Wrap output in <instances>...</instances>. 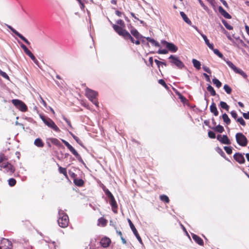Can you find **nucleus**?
Segmentation results:
<instances>
[{
  "instance_id": "412c9836",
  "label": "nucleus",
  "mask_w": 249,
  "mask_h": 249,
  "mask_svg": "<svg viewBox=\"0 0 249 249\" xmlns=\"http://www.w3.org/2000/svg\"><path fill=\"white\" fill-rule=\"evenodd\" d=\"M211 112L215 116H217L218 115V111L217 109V107L215 104L213 102L210 107Z\"/></svg>"
},
{
  "instance_id": "a18cd8bd",
  "label": "nucleus",
  "mask_w": 249,
  "mask_h": 249,
  "mask_svg": "<svg viewBox=\"0 0 249 249\" xmlns=\"http://www.w3.org/2000/svg\"><path fill=\"white\" fill-rule=\"evenodd\" d=\"M28 56L31 58V59L34 62L35 64L36 65H38V61L36 59V57L34 56V55L32 53V52L30 53V54L28 55Z\"/></svg>"
},
{
  "instance_id": "7ed1b4c3",
  "label": "nucleus",
  "mask_w": 249,
  "mask_h": 249,
  "mask_svg": "<svg viewBox=\"0 0 249 249\" xmlns=\"http://www.w3.org/2000/svg\"><path fill=\"white\" fill-rule=\"evenodd\" d=\"M85 95L93 104L96 107H98L99 103L97 100L98 93L97 91L90 89L89 88H86L85 89Z\"/></svg>"
},
{
  "instance_id": "2f4dec72",
  "label": "nucleus",
  "mask_w": 249,
  "mask_h": 249,
  "mask_svg": "<svg viewBox=\"0 0 249 249\" xmlns=\"http://www.w3.org/2000/svg\"><path fill=\"white\" fill-rule=\"evenodd\" d=\"M146 39L148 42L152 43L155 46L160 47V45L159 43L158 42L156 41V40H155L153 38H151L149 37H146Z\"/></svg>"
},
{
  "instance_id": "bf43d9fd",
  "label": "nucleus",
  "mask_w": 249,
  "mask_h": 249,
  "mask_svg": "<svg viewBox=\"0 0 249 249\" xmlns=\"http://www.w3.org/2000/svg\"><path fill=\"white\" fill-rule=\"evenodd\" d=\"M7 160V158L3 154H0V163Z\"/></svg>"
},
{
  "instance_id": "e2e57ef3",
  "label": "nucleus",
  "mask_w": 249,
  "mask_h": 249,
  "mask_svg": "<svg viewBox=\"0 0 249 249\" xmlns=\"http://www.w3.org/2000/svg\"><path fill=\"white\" fill-rule=\"evenodd\" d=\"M158 53L159 54H166L168 53V51L166 49H163V50H159L158 51Z\"/></svg>"
},
{
  "instance_id": "c756f323",
  "label": "nucleus",
  "mask_w": 249,
  "mask_h": 249,
  "mask_svg": "<svg viewBox=\"0 0 249 249\" xmlns=\"http://www.w3.org/2000/svg\"><path fill=\"white\" fill-rule=\"evenodd\" d=\"M222 118L223 120V121L227 124H229L231 123V120L229 118L228 115L226 113H224L222 115Z\"/></svg>"
},
{
  "instance_id": "8fccbe9b",
  "label": "nucleus",
  "mask_w": 249,
  "mask_h": 249,
  "mask_svg": "<svg viewBox=\"0 0 249 249\" xmlns=\"http://www.w3.org/2000/svg\"><path fill=\"white\" fill-rule=\"evenodd\" d=\"M236 121L239 123L243 126L246 125V122L242 117L237 119Z\"/></svg>"
},
{
  "instance_id": "3c124183",
  "label": "nucleus",
  "mask_w": 249,
  "mask_h": 249,
  "mask_svg": "<svg viewBox=\"0 0 249 249\" xmlns=\"http://www.w3.org/2000/svg\"><path fill=\"white\" fill-rule=\"evenodd\" d=\"M216 151L222 157L225 158V154L221 148L217 147Z\"/></svg>"
},
{
  "instance_id": "09e8293b",
  "label": "nucleus",
  "mask_w": 249,
  "mask_h": 249,
  "mask_svg": "<svg viewBox=\"0 0 249 249\" xmlns=\"http://www.w3.org/2000/svg\"><path fill=\"white\" fill-rule=\"evenodd\" d=\"M224 149L228 154L230 155L232 153V150L231 147L224 146Z\"/></svg>"
},
{
  "instance_id": "cd10ccee",
  "label": "nucleus",
  "mask_w": 249,
  "mask_h": 249,
  "mask_svg": "<svg viewBox=\"0 0 249 249\" xmlns=\"http://www.w3.org/2000/svg\"><path fill=\"white\" fill-rule=\"evenodd\" d=\"M107 223V220L103 217H101L98 219V225L105 227Z\"/></svg>"
},
{
  "instance_id": "a211bd4d",
  "label": "nucleus",
  "mask_w": 249,
  "mask_h": 249,
  "mask_svg": "<svg viewBox=\"0 0 249 249\" xmlns=\"http://www.w3.org/2000/svg\"><path fill=\"white\" fill-rule=\"evenodd\" d=\"M218 11L221 15L224 18L227 19H231V16L227 13L221 6L218 7Z\"/></svg>"
},
{
  "instance_id": "0e129e2a",
  "label": "nucleus",
  "mask_w": 249,
  "mask_h": 249,
  "mask_svg": "<svg viewBox=\"0 0 249 249\" xmlns=\"http://www.w3.org/2000/svg\"><path fill=\"white\" fill-rule=\"evenodd\" d=\"M202 68L204 70V71H205L206 72H208L209 74L211 73V71L209 67H207V66H203Z\"/></svg>"
},
{
  "instance_id": "052dcab7",
  "label": "nucleus",
  "mask_w": 249,
  "mask_h": 249,
  "mask_svg": "<svg viewBox=\"0 0 249 249\" xmlns=\"http://www.w3.org/2000/svg\"><path fill=\"white\" fill-rule=\"evenodd\" d=\"M134 235H135V236L136 237L137 239H138V240L139 241V242L141 243V244H142V238H141L139 234L138 233V231L136 232V233H134Z\"/></svg>"
},
{
  "instance_id": "de8ad7c7",
  "label": "nucleus",
  "mask_w": 249,
  "mask_h": 249,
  "mask_svg": "<svg viewBox=\"0 0 249 249\" xmlns=\"http://www.w3.org/2000/svg\"><path fill=\"white\" fill-rule=\"evenodd\" d=\"M154 61L157 65L158 68H160V65H164L165 66H166L167 65L166 63L160 61L157 59H155Z\"/></svg>"
},
{
  "instance_id": "ea45409f",
  "label": "nucleus",
  "mask_w": 249,
  "mask_h": 249,
  "mask_svg": "<svg viewBox=\"0 0 249 249\" xmlns=\"http://www.w3.org/2000/svg\"><path fill=\"white\" fill-rule=\"evenodd\" d=\"M70 133L71 134V135L72 136V137H73V138L76 141V142L79 144H80V145L81 146H83V143L82 142V141L79 139V138L76 136L75 135H74L71 132H70Z\"/></svg>"
},
{
  "instance_id": "e433bc0d",
  "label": "nucleus",
  "mask_w": 249,
  "mask_h": 249,
  "mask_svg": "<svg viewBox=\"0 0 249 249\" xmlns=\"http://www.w3.org/2000/svg\"><path fill=\"white\" fill-rule=\"evenodd\" d=\"M220 106L221 108L226 109L227 111H229L230 107L226 102L221 101L220 103Z\"/></svg>"
},
{
  "instance_id": "f3484780",
  "label": "nucleus",
  "mask_w": 249,
  "mask_h": 249,
  "mask_svg": "<svg viewBox=\"0 0 249 249\" xmlns=\"http://www.w3.org/2000/svg\"><path fill=\"white\" fill-rule=\"evenodd\" d=\"M166 46L169 51L173 53L176 52L178 49V47L172 43L166 42Z\"/></svg>"
},
{
  "instance_id": "c85d7f7f",
  "label": "nucleus",
  "mask_w": 249,
  "mask_h": 249,
  "mask_svg": "<svg viewBox=\"0 0 249 249\" xmlns=\"http://www.w3.org/2000/svg\"><path fill=\"white\" fill-rule=\"evenodd\" d=\"M192 63L193 64L194 67H195L197 70H198L200 69L201 64L199 61L196 59H193L192 60Z\"/></svg>"
},
{
  "instance_id": "69168bd1",
  "label": "nucleus",
  "mask_w": 249,
  "mask_h": 249,
  "mask_svg": "<svg viewBox=\"0 0 249 249\" xmlns=\"http://www.w3.org/2000/svg\"><path fill=\"white\" fill-rule=\"evenodd\" d=\"M231 116L235 119H237V114L236 113V111L234 110L231 111Z\"/></svg>"
},
{
  "instance_id": "f03ea898",
  "label": "nucleus",
  "mask_w": 249,
  "mask_h": 249,
  "mask_svg": "<svg viewBox=\"0 0 249 249\" xmlns=\"http://www.w3.org/2000/svg\"><path fill=\"white\" fill-rule=\"evenodd\" d=\"M112 27L114 31L119 36H122L125 40L129 39L132 43H134L135 39L126 30H123L119 27V25L116 24H113Z\"/></svg>"
},
{
  "instance_id": "f704fd0d",
  "label": "nucleus",
  "mask_w": 249,
  "mask_h": 249,
  "mask_svg": "<svg viewBox=\"0 0 249 249\" xmlns=\"http://www.w3.org/2000/svg\"><path fill=\"white\" fill-rule=\"evenodd\" d=\"M128 222L133 233H136L138 231L130 219H128Z\"/></svg>"
},
{
  "instance_id": "603ef678",
  "label": "nucleus",
  "mask_w": 249,
  "mask_h": 249,
  "mask_svg": "<svg viewBox=\"0 0 249 249\" xmlns=\"http://www.w3.org/2000/svg\"><path fill=\"white\" fill-rule=\"evenodd\" d=\"M158 82H159V84H160V85L163 86L165 88H166L167 89L168 88L167 84H166V83L165 82L164 80H163V79H160L159 80Z\"/></svg>"
},
{
  "instance_id": "58836bf2",
  "label": "nucleus",
  "mask_w": 249,
  "mask_h": 249,
  "mask_svg": "<svg viewBox=\"0 0 249 249\" xmlns=\"http://www.w3.org/2000/svg\"><path fill=\"white\" fill-rule=\"evenodd\" d=\"M213 129L219 133H222L224 131V127L220 124L215 127Z\"/></svg>"
},
{
  "instance_id": "4d7b16f0",
  "label": "nucleus",
  "mask_w": 249,
  "mask_h": 249,
  "mask_svg": "<svg viewBox=\"0 0 249 249\" xmlns=\"http://www.w3.org/2000/svg\"><path fill=\"white\" fill-rule=\"evenodd\" d=\"M198 0V2L199 3H200V5L203 8V9L206 10V11H207L209 10L207 6H206L204 3H203V2L202 1V0Z\"/></svg>"
},
{
  "instance_id": "bb28decb",
  "label": "nucleus",
  "mask_w": 249,
  "mask_h": 249,
  "mask_svg": "<svg viewBox=\"0 0 249 249\" xmlns=\"http://www.w3.org/2000/svg\"><path fill=\"white\" fill-rule=\"evenodd\" d=\"M49 140L52 143L57 146H60L61 145L60 142L56 138H51L49 139Z\"/></svg>"
},
{
  "instance_id": "a878e982",
  "label": "nucleus",
  "mask_w": 249,
  "mask_h": 249,
  "mask_svg": "<svg viewBox=\"0 0 249 249\" xmlns=\"http://www.w3.org/2000/svg\"><path fill=\"white\" fill-rule=\"evenodd\" d=\"M180 15L186 23H187L188 24H191L192 23L191 21L189 19V18L187 17V15L184 13V12H180Z\"/></svg>"
},
{
  "instance_id": "680f3d73",
  "label": "nucleus",
  "mask_w": 249,
  "mask_h": 249,
  "mask_svg": "<svg viewBox=\"0 0 249 249\" xmlns=\"http://www.w3.org/2000/svg\"><path fill=\"white\" fill-rule=\"evenodd\" d=\"M63 119L64 120H65L66 121V122L67 123V124H68V125L71 127V128H72V125H71V121L70 120H69L67 118H66L65 116H63Z\"/></svg>"
},
{
  "instance_id": "864d4df0",
  "label": "nucleus",
  "mask_w": 249,
  "mask_h": 249,
  "mask_svg": "<svg viewBox=\"0 0 249 249\" xmlns=\"http://www.w3.org/2000/svg\"><path fill=\"white\" fill-rule=\"evenodd\" d=\"M104 191L106 195L108 196L109 198L114 196L112 193L108 189H107L106 190H104Z\"/></svg>"
},
{
  "instance_id": "6e6d98bb",
  "label": "nucleus",
  "mask_w": 249,
  "mask_h": 249,
  "mask_svg": "<svg viewBox=\"0 0 249 249\" xmlns=\"http://www.w3.org/2000/svg\"><path fill=\"white\" fill-rule=\"evenodd\" d=\"M0 75L6 79H9L8 75L5 72L0 70Z\"/></svg>"
},
{
  "instance_id": "ddd939ff",
  "label": "nucleus",
  "mask_w": 249,
  "mask_h": 249,
  "mask_svg": "<svg viewBox=\"0 0 249 249\" xmlns=\"http://www.w3.org/2000/svg\"><path fill=\"white\" fill-rule=\"evenodd\" d=\"M234 159L240 164H244L245 162V159L243 154L240 153H236L233 155Z\"/></svg>"
},
{
  "instance_id": "0eeeda50",
  "label": "nucleus",
  "mask_w": 249,
  "mask_h": 249,
  "mask_svg": "<svg viewBox=\"0 0 249 249\" xmlns=\"http://www.w3.org/2000/svg\"><path fill=\"white\" fill-rule=\"evenodd\" d=\"M12 104L22 112H26L28 110V107L26 104L22 101L18 99H13L11 101Z\"/></svg>"
},
{
  "instance_id": "473e14b6",
  "label": "nucleus",
  "mask_w": 249,
  "mask_h": 249,
  "mask_svg": "<svg viewBox=\"0 0 249 249\" xmlns=\"http://www.w3.org/2000/svg\"><path fill=\"white\" fill-rule=\"evenodd\" d=\"M234 72L235 73L240 74L245 78H246L247 77V75L246 74V73L244 71H243L241 69L236 68V69L234 71Z\"/></svg>"
},
{
  "instance_id": "4be33fe9",
  "label": "nucleus",
  "mask_w": 249,
  "mask_h": 249,
  "mask_svg": "<svg viewBox=\"0 0 249 249\" xmlns=\"http://www.w3.org/2000/svg\"><path fill=\"white\" fill-rule=\"evenodd\" d=\"M34 144L38 147H43L44 145V143L40 138L36 139L35 140Z\"/></svg>"
},
{
  "instance_id": "7c9ffc66",
  "label": "nucleus",
  "mask_w": 249,
  "mask_h": 249,
  "mask_svg": "<svg viewBox=\"0 0 249 249\" xmlns=\"http://www.w3.org/2000/svg\"><path fill=\"white\" fill-rule=\"evenodd\" d=\"M160 200L166 203H169L170 200L169 197L165 195H162L160 196Z\"/></svg>"
},
{
  "instance_id": "13d9d810",
  "label": "nucleus",
  "mask_w": 249,
  "mask_h": 249,
  "mask_svg": "<svg viewBox=\"0 0 249 249\" xmlns=\"http://www.w3.org/2000/svg\"><path fill=\"white\" fill-rule=\"evenodd\" d=\"M208 136L211 139L215 138V133L212 131H209L208 132Z\"/></svg>"
},
{
  "instance_id": "aec40b11",
  "label": "nucleus",
  "mask_w": 249,
  "mask_h": 249,
  "mask_svg": "<svg viewBox=\"0 0 249 249\" xmlns=\"http://www.w3.org/2000/svg\"><path fill=\"white\" fill-rule=\"evenodd\" d=\"M192 238L193 240L199 245L200 246H203L204 242L203 240L198 235L195 234H192Z\"/></svg>"
},
{
  "instance_id": "c9c22d12",
  "label": "nucleus",
  "mask_w": 249,
  "mask_h": 249,
  "mask_svg": "<svg viewBox=\"0 0 249 249\" xmlns=\"http://www.w3.org/2000/svg\"><path fill=\"white\" fill-rule=\"evenodd\" d=\"M207 90L210 92L212 96H215L216 95L215 91L212 86L211 85H209L207 88Z\"/></svg>"
},
{
  "instance_id": "79ce46f5",
  "label": "nucleus",
  "mask_w": 249,
  "mask_h": 249,
  "mask_svg": "<svg viewBox=\"0 0 249 249\" xmlns=\"http://www.w3.org/2000/svg\"><path fill=\"white\" fill-rule=\"evenodd\" d=\"M222 23L227 29H228L229 30H231L233 29V27L231 25L228 24V22L226 20H222Z\"/></svg>"
},
{
  "instance_id": "37998d69",
  "label": "nucleus",
  "mask_w": 249,
  "mask_h": 249,
  "mask_svg": "<svg viewBox=\"0 0 249 249\" xmlns=\"http://www.w3.org/2000/svg\"><path fill=\"white\" fill-rule=\"evenodd\" d=\"M16 180L14 178H11L8 180V184L10 186H14L16 184Z\"/></svg>"
},
{
  "instance_id": "a19ab883",
  "label": "nucleus",
  "mask_w": 249,
  "mask_h": 249,
  "mask_svg": "<svg viewBox=\"0 0 249 249\" xmlns=\"http://www.w3.org/2000/svg\"><path fill=\"white\" fill-rule=\"evenodd\" d=\"M213 82L218 88H220L222 85V83L219 81V80L215 78L213 79Z\"/></svg>"
},
{
  "instance_id": "c03bdc74",
  "label": "nucleus",
  "mask_w": 249,
  "mask_h": 249,
  "mask_svg": "<svg viewBox=\"0 0 249 249\" xmlns=\"http://www.w3.org/2000/svg\"><path fill=\"white\" fill-rule=\"evenodd\" d=\"M224 89L225 90V91L227 92V93L229 94L231 93V91H232L231 89L228 85L226 84L224 86Z\"/></svg>"
},
{
  "instance_id": "5701e85b",
  "label": "nucleus",
  "mask_w": 249,
  "mask_h": 249,
  "mask_svg": "<svg viewBox=\"0 0 249 249\" xmlns=\"http://www.w3.org/2000/svg\"><path fill=\"white\" fill-rule=\"evenodd\" d=\"M73 182L75 185L78 187H82L84 185V181L81 178H75L73 180Z\"/></svg>"
},
{
  "instance_id": "1a4fd4ad",
  "label": "nucleus",
  "mask_w": 249,
  "mask_h": 249,
  "mask_svg": "<svg viewBox=\"0 0 249 249\" xmlns=\"http://www.w3.org/2000/svg\"><path fill=\"white\" fill-rule=\"evenodd\" d=\"M169 59H171V62L175 64L178 68L181 69L184 67L183 63L179 59L178 57L171 55L169 57Z\"/></svg>"
},
{
  "instance_id": "dca6fc26",
  "label": "nucleus",
  "mask_w": 249,
  "mask_h": 249,
  "mask_svg": "<svg viewBox=\"0 0 249 249\" xmlns=\"http://www.w3.org/2000/svg\"><path fill=\"white\" fill-rule=\"evenodd\" d=\"M109 199V203L112 207V210L114 213H117L118 205L114 197L113 196L110 198Z\"/></svg>"
},
{
  "instance_id": "4468645a",
  "label": "nucleus",
  "mask_w": 249,
  "mask_h": 249,
  "mask_svg": "<svg viewBox=\"0 0 249 249\" xmlns=\"http://www.w3.org/2000/svg\"><path fill=\"white\" fill-rule=\"evenodd\" d=\"M8 27L13 33H14L16 35L18 36L24 42H25L28 45H30V43L29 42V41L24 36H23L21 34H20L19 33H18L17 31H16L15 29H14L11 26H8Z\"/></svg>"
},
{
  "instance_id": "4c0bfd02",
  "label": "nucleus",
  "mask_w": 249,
  "mask_h": 249,
  "mask_svg": "<svg viewBox=\"0 0 249 249\" xmlns=\"http://www.w3.org/2000/svg\"><path fill=\"white\" fill-rule=\"evenodd\" d=\"M213 53L216 54L217 56H218L220 58H222V59H224V57L223 56V55L222 54V53H221L219 50L217 49H214V48L213 47V49H212Z\"/></svg>"
},
{
  "instance_id": "5fc2aeb1",
  "label": "nucleus",
  "mask_w": 249,
  "mask_h": 249,
  "mask_svg": "<svg viewBox=\"0 0 249 249\" xmlns=\"http://www.w3.org/2000/svg\"><path fill=\"white\" fill-rule=\"evenodd\" d=\"M39 100L40 103H41L44 106V107H47L46 102L44 101V100L43 99V98L41 97V95H39Z\"/></svg>"
},
{
  "instance_id": "f257e3e1",
  "label": "nucleus",
  "mask_w": 249,
  "mask_h": 249,
  "mask_svg": "<svg viewBox=\"0 0 249 249\" xmlns=\"http://www.w3.org/2000/svg\"><path fill=\"white\" fill-rule=\"evenodd\" d=\"M112 27L114 31L119 36H122L125 40L129 39L132 43H134L135 39L126 30H123L119 27V25L116 24H113Z\"/></svg>"
},
{
  "instance_id": "72a5a7b5",
  "label": "nucleus",
  "mask_w": 249,
  "mask_h": 249,
  "mask_svg": "<svg viewBox=\"0 0 249 249\" xmlns=\"http://www.w3.org/2000/svg\"><path fill=\"white\" fill-rule=\"evenodd\" d=\"M116 23L120 25L119 26L120 28H122L123 30H125V24L122 19H118L116 21Z\"/></svg>"
},
{
  "instance_id": "9d476101",
  "label": "nucleus",
  "mask_w": 249,
  "mask_h": 249,
  "mask_svg": "<svg viewBox=\"0 0 249 249\" xmlns=\"http://www.w3.org/2000/svg\"><path fill=\"white\" fill-rule=\"evenodd\" d=\"M0 166L1 167L5 169L7 173H8L10 175H12L15 171L14 167L9 162L2 164Z\"/></svg>"
},
{
  "instance_id": "20e7f679",
  "label": "nucleus",
  "mask_w": 249,
  "mask_h": 249,
  "mask_svg": "<svg viewBox=\"0 0 249 249\" xmlns=\"http://www.w3.org/2000/svg\"><path fill=\"white\" fill-rule=\"evenodd\" d=\"M39 117L43 122V123L49 128L52 129L53 130L56 132H60L61 131L59 128L56 125L54 121L51 118L45 116L43 115L40 114Z\"/></svg>"
},
{
  "instance_id": "b1692460",
  "label": "nucleus",
  "mask_w": 249,
  "mask_h": 249,
  "mask_svg": "<svg viewBox=\"0 0 249 249\" xmlns=\"http://www.w3.org/2000/svg\"><path fill=\"white\" fill-rule=\"evenodd\" d=\"M201 36L205 41V43L210 49H213V45L210 43L209 39L207 38L206 36L204 34H201Z\"/></svg>"
},
{
  "instance_id": "6ab92c4d",
  "label": "nucleus",
  "mask_w": 249,
  "mask_h": 249,
  "mask_svg": "<svg viewBox=\"0 0 249 249\" xmlns=\"http://www.w3.org/2000/svg\"><path fill=\"white\" fill-rule=\"evenodd\" d=\"M131 35L134 36L137 39H140L142 37V36L139 33V32L134 28H132L130 30Z\"/></svg>"
},
{
  "instance_id": "2eb2a0df",
  "label": "nucleus",
  "mask_w": 249,
  "mask_h": 249,
  "mask_svg": "<svg viewBox=\"0 0 249 249\" xmlns=\"http://www.w3.org/2000/svg\"><path fill=\"white\" fill-rule=\"evenodd\" d=\"M100 245L104 248H107L108 247L110 243H111V240L110 238L107 237H103L100 242Z\"/></svg>"
},
{
  "instance_id": "6e6552de",
  "label": "nucleus",
  "mask_w": 249,
  "mask_h": 249,
  "mask_svg": "<svg viewBox=\"0 0 249 249\" xmlns=\"http://www.w3.org/2000/svg\"><path fill=\"white\" fill-rule=\"evenodd\" d=\"M235 138L237 143L239 145L241 146H246L247 145L248 140L242 133H236Z\"/></svg>"
},
{
  "instance_id": "f8f14e48",
  "label": "nucleus",
  "mask_w": 249,
  "mask_h": 249,
  "mask_svg": "<svg viewBox=\"0 0 249 249\" xmlns=\"http://www.w3.org/2000/svg\"><path fill=\"white\" fill-rule=\"evenodd\" d=\"M217 139L223 144H230L231 143L230 139L226 135L222 136L221 135H218L217 136Z\"/></svg>"
},
{
  "instance_id": "9b49d317",
  "label": "nucleus",
  "mask_w": 249,
  "mask_h": 249,
  "mask_svg": "<svg viewBox=\"0 0 249 249\" xmlns=\"http://www.w3.org/2000/svg\"><path fill=\"white\" fill-rule=\"evenodd\" d=\"M0 245L2 249H12V248L11 242L5 238L1 240Z\"/></svg>"
},
{
  "instance_id": "393cba45",
  "label": "nucleus",
  "mask_w": 249,
  "mask_h": 249,
  "mask_svg": "<svg viewBox=\"0 0 249 249\" xmlns=\"http://www.w3.org/2000/svg\"><path fill=\"white\" fill-rule=\"evenodd\" d=\"M59 168L58 171L61 174H62L66 178H68V176L67 175V169L66 168H63L61 166H60L58 164H57Z\"/></svg>"
},
{
  "instance_id": "423d86ee",
  "label": "nucleus",
  "mask_w": 249,
  "mask_h": 249,
  "mask_svg": "<svg viewBox=\"0 0 249 249\" xmlns=\"http://www.w3.org/2000/svg\"><path fill=\"white\" fill-rule=\"evenodd\" d=\"M62 142L67 146V147L69 149V150L72 153V154L76 158V159L79 162H80L82 163H84V161L81 156L68 142L64 140H62Z\"/></svg>"
},
{
  "instance_id": "39448f33",
  "label": "nucleus",
  "mask_w": 249,
  "mask_h": 249,
  "mask_svg": "<svg viewBox=\"0 0 249 249\" xmlns=\"http://www.w3.org/2000/svg\"><path fill=\"white\" fill-rule=\"evenodd\" d=\"M57 222L59 226L62 228H66L69 225V217L68 215L62 210L59 211V216Z\"/></svg>"
},
{
  "instance_id": "774afa93",
  "label": "nucleus",
  "mask_w": 249,
  "mask_h": 249,
  "mask_svg": "<svg viewBox=\"0 0 249 249\" xmlns=\"http://www.w3.org/2000/svg\"><path fill=\"white\" fill-rule=\"evenodd\" d=\"M203 75L206 78V80L207 81H208L209 82H211L210 77H209V76L207 74L204 73H203Z\"/></svg>"
},
{
  "instance_id": "338daca9",
  "label": "nucleus",
  "mask_w": 249,
  "mask_h": 249,
  "mask_svg": "<svg viewBox=\"0 0 249 249\" xmlns=\"http://www.w3.org/2000/svg\"><path fill=\"white\" fill-rule=\"evenodd\" d=\"M243 116L246 119H249V111L247 113H243Z\"/></svg>"
},
{
  "instance_id": "49530a36",
  "label": "nucleus",
  "mask_w": 249,
  "mask_h": 249,
  "mask_svg": "<svg viewBox=\"0 0 249 249\" xmlns=\"http://www.w3.org/2000/svg\"><path fill=\"white\" fill-rule=\"evenodd\" d=\"M226 63L227 65L234 71L237 67L230 61H227Z\"/></svg>"
}]
</instances>
